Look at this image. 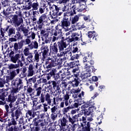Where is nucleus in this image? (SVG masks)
Listing matches in <instances>:
<instances>
[{
  "mask_svg": "<svg viewBox=\"0 0 131 131\" xmlns=\"http://www.w3.org/2000/svg\"><path fill=\"white\" fill-rule=\"evenodd\" d=\"M3 14V17H5V18H8L9 15H10V13L8 11H5V10H3V12H2Z\"/></svg>",
  "mask_w": 131,
  "mask_h": 131,
  "instance_id": "obj_51",
  "label": "nucleus"
},
{
  "mask_svg": "<svg viewBox=\"0 0 131 131\" xmlns=\"http://www.w3.org/2000/svg\"><path fill=\"white\" fill-rule=\"evenodd\" d=\"M82 131H91L93 129V128L91 127V123L90 122H87L83 124H81Z\"/></svg>",
  "mask_w": 131,
  "mask_h": 131,
  "instance_id": "obj_28",
  "label": "nucleus"
},
{
  "mask_svg": "<svg viewBox=\"0 0 131 131\" xmlns=\"http://www.w3.org/2000/svg\"><path fill=\"white\" fill-rule=\"evenodd\" d=\"M0 38L5 37V33H7L8 36H13L16 34V29L11 26H6L4 28L0 29Z\"/></svg>",
  "mask_w": 131,
  "mask_h": 131,
  "instance_id": "obj_6",
  "label": "nucleus"
},
{
  "mask_svg": "<svg viewBox=\"0 0 131 131\" xmlns=\"http://www.w3.org/2000/svg\"><path fill=\"white\" fill-rule=\"evenodd\" d=\"M39 14V12L38 10L33 11L32 21L35 24H37L39 29H42L43 24L46 22V20L47 19V15H46V14L41 15L37 20L36 18H37Z\"/></svg>",
  "mask_w": 131,
  "mask_h": 131,
  "instance_id": "obj_4",
  "label": "nucleus"
},
{
  "mask_svg": "<svg viewBox=\"0 0 131 131\" xmlns=\"http://www.w3.org/2000/svg\"><path fill=\"white\" fill-rule=\"evenodd\" d=\"M34 61H36V62H39L40 58H41V52H40V50H34Z\"/></svg>",
  "mask_w": 131,
  "mask_h": 131,
  "instance_id": "obj_29",
  "label": "nucleus"
},
{
  "mask_svg": "<svg viewBox=\"0 0 131 131\" xmlns=\"http://www.w3.org/2000/svg\"><path fill=\"white\" fill-rule=\"evenodd\" d=\"M94 33H96V32L89 31V32H88L87 35L89 38H92V37H93V36H94V35H95V34H94Z\"/></svg>",
  "mask_w": 131,
  "mask_h": 131,
  "instance_id": "obj_52",
  "label": "nucleus"
},
{
  "mask_svg": "<svg viewBox=\"0 0 131 131\" xmlns=\"http://www.w3.org/2000/svg\"><path fill=\"white\" fill-rule=\"evenodd\" d=\"M75 36L78 37L79 40H82V34H78V33H74Z\"/></svg>",
  "mask_w": 131,
  "mask_h": 131,
  "instance_id": "obj_55",
  "label": "nucleus"
},
{
  "mask_svg": "<svg viewBox=\"0 0 131 131\" xmlns=\"http://www.w3.org/2000/svg\"><path fill=\"white\" fill-rule=\"evenodd\" d=\"M49 8L50 10H52V15L55 16L54 18H57L59 16H61V15L63 14V12H65V11H66L65 9L66 8V6H65L64 8H61L59 5H55L53 4L52 6V5H50Z\"/></svg>",
  "mask_w": 131,
  "mask_h": 131,
  "instance_id": "obj_8",
  "label": "nucleus"
},
{
  "mask_svg": "<svg viewBox=\"0 0 131 131\" xmlns=\"http://www.w3.org/2000/svg\"><path fill=\"white\" fill-rule=\"evenodd\" d=\"M29 43H31V40L29 39H27L26 41L25 40H22L18 43H15L13 46V51H11L9 53L11 62L14 63V64H16V63L18 64L19 61L23 63L22 62L25 61V57H24L23 53L20 54L21 51L19 50H21L23 48V46H27Z\"/></svg>",
  "mask_w": 131,
  "mask_h": 131,
  "instance_id": "obj_1",
  "label": "nucleus"
},
{
  "mask_svg": "<svg viewBox=\"0 0 131 131\" xmlns=\"http://www.w3.org/2000/svg\"><path fill=\"white\" fill-rule=\"evenodd\" d=\"M93 57V52H89L88 53V56H84L83 58V62L85 63L84 64V69L89 72V73H91L92 71H91V67L93 66L94 64H95V61H94L92 57Z\"/></svg>",
  "mask_w": 131,
  "mask_h": 131,
  "instance_id": "obj_5",
  "label": "nucleus"
},
{
  "mask_svg": "<svg viewBox=\"0 0 131 131\" xmlns=\"http://www.w3.org/2000/svg\"><path fill=\"white\" fill-rule=\"evenodd\" d=\"M76 102H78L79 105H82V104L84 103V101L82 100L81 98H78L76 99Z\"/></svg>",
  "mask_w": 131,
  "mask_h": 131,
  "instance_id": "obj_62",
  "label": "nucleus"
},
{
  "mask_svg": "<svg viewBox=\"0 0 131 131\" xmlns=\"http://www.w3.org/2000/svg\"><path fill=\"white\" fill-rule=\"evenodd\" d=\"M62 73L60 72L56 74V75H55V80H57L58 79H64V78H65L66 77H65V76H64L63 74H61Z\"/></svg>",
  "mask_w": 131,
  "mask_h": 131,
  "instance_id": "obj_41",
  "label": "nucleus"
},
{
  "mask_svg": "<svg viewBox=\"0 0 131 131\" xmlns=\"http://www.w3.org/2000/svg\"><path fill=\"white\" fill-rule=\"evenodd\" d=\"M27 75V73H23L21 72V73L19 75V77H20V78H25V77H26Z\"/></svg>",
  "mask_w": 131,
  "mask_h": 131,
  "instance_id": "obj_64",
  "label": "nucleus"
},
{
  "mask_svg": "<svg viewBox=\"0 0 131 131\" xmlns=\"http://www.w3.org/2000/svg\"><path fill=\"white\" fill-rule=\"evenodd\" d=\"M24 92H26L27 91V93L29 94L30 96H31V95L33 94L32 92H33V89L30 87V86H29V87L25 86L24 87Z\"/></svg>",
  "mask_w": 131,
  "mask_h": 131,
  "instance_id": "obj_37",
  "label": "nucleus"
},
{
  "mask_svg": "<svg viewBox=\"0 0 131 131\" xmlns=\"http://www.w3.org/2000/svg\"><path fill=\"white\" fill-rule=\"evenodd\" d=\"M79 111V108L77 109H73L71 110L70 112H69L68 115H67V118L69 119V122H71L72 121V120L74 118L73 116H75L77 113H78V112Z\"/></svg>",
  "mask_w": 131,
  "mask_h": 131,
  "instance_id": "obj_23",
  "label": "nucleus"
},
{
  "mask_svg": "<svg viewBox=\"0 0 131 131\" xmlns=\"http://www.w3.org/2000/svg\"><path fill=\"white\" fill-rule=\"evenodd\" d=\"M46 78L47 80H50L51 78L55 79L56 75L57 74V70L55 69H47L46 71Z\"/></svg>",
  "mask_w": 131,
  "mask_h": 131,
  "instance_id": "obj_13",
  "label": "nucleus"
},
{
  "mask_svg": "<svg viewBox=\"0 0 131 131\" xmlns=\"http://www.w3.org/2000/svg\"><path fill=\"white\" fill-rule=\"evenodd\" d=\"M69 67L70 69H72V72L73 73H75L76 71H78L79 70V66H80V64H79V61H73L72 62H70L69 63Z\"/></svg>",
  "mask_w": 131,
  "mask_h": 131,
  "instance_id": "obj_17",
  "label": "nucleus"
},
{
  "mask_svg": "<svg viewBox=\"0 0 131 131\" xmlns=\"http://www.w3.org/2000/svg\"><path fill=\"white\" fill-rule=\"evenodd\" d=\"M33 65L30 64L28 67V76H33V74H34V71Z\"/></svg>",
  "mask_w": 131,
  "mask_h": 131,
  "instance_id": "obj_35",
  "label": "nucleus"
},
{
  "mask_svg": "<svg viewBox=\"0 0 131 131\" xmlns=\"http://www.w3.org/2000/svg\"><path fill=\"white\" fill-rule=\"evenodd\" d=\"M11 80L9 76H4L2 78H0V88H4L6 83H8Z\"/></svg>",
  "mask_w": 131,
  "mask_h": 131,
  "instance_id": "obj_26",
  "label": "nucleus"
},
{
  "mask_svg": "<svg viewBox=\"0 0 131 131\" xmlns=\"http://www.w3.org/2000/svg\"><path fill=\"white\" fill-rule=\"evenodd\" d=\"M20 90H21V89L18 88V87H15L14 86L12 88V90H10L9 91L10 94H11V95H14V94H17V93H19V91Z\"/></svg>",
  "mask_w": 131,
  "mask_h": 131,
  "instance_id": "obj_38",
  "label": "nucleus"
},
{
  "mask_svg": "<svg viewBox=\"0 0 131 131\" xmlns=\"http://www.w3.org/2000/svg\"><path fill=\"white\" fill-rule=\"evenodd\" d=\"M60 34H62V28H61L60 26H57L53 33V35H54V36H58V35Z\"/></svg>",
  "mask_w": 131,
  "mask_h": 131,
  "instance_id": "obj_33",
  "label": "nucleus"
},
{
  "mask_svg": "<svg viewBox=\"0 0 131 131\" xmlns=\"http://www.w3.org/2000/svg\"><path fill=\"white\" fill-rule=\"evenodd\" d=\"M58 37L59 41L57 42L58 49L61 50L63 48H67L69 45V36L65 37L64 35L60 34Z\"/></svg>",
  "mask_w": 131,
  "mask_h": 131,
  "instance_id": "obj_9",
  "label": "nucleus"
},
{
  "mask_svg": "<svg viewBox=\"0 0 131 131\" xmlns=\"http://www.w3.org/2000/svg\"><path fill=\"white\" fill-rule=\"evenodd\" d=\"M11 84L12 86H14V88H18L19 89L22 90L24 86L23 80L21 79L20 78L17 77L12 81Z\"/></svg>",
  "mask_w": 131,
  "mask_h": 131,
  "instance_id": "obj_19",
  "label": "nucleus"
},
{
  "mask_svg": "<svg viewBox=\"0 0 131 131\" xmlns=\"http://www.w3.org/2000/svg\"><path fill=\"white\" fill-rule=\"evenodd\" d=\"M14 2L18 5H24V0H14Z\"/></svg>",
  "mask_w": 131,
  "mask_h": 131,
  "instance_id": "obj_63",
  "label": "nucleus"
},
{
  "mask_svg": "<svg viewBox=\"0 0 131 131\" xmlns=\"http://www.w3.org/2000/svg\"><path fill=\"white\" fill-rule=\"evenodd\" d=\"M7 131H19V127L17 126V120L8 122L6 125Z\"/></svg>",
  "mask_w": 131,
  "mask_h": 131,
  "instance_id": "obj_12",
  "label": "nucleus"
},
{
  "mask_svg": "<svg viewBox=\"0 0 131 131\" xmlns=\"http://www.w3.org/2000/svg\"><path fill=\"white\" fill-rule=\"evenodd\" d=\"M58 46L57 43L55 42L52 46L50 47V52L52 53V54H58Z\"/></svg>",
  "mask_w": 131,
  "mask_h": 131,
  "instance_id": "obj_31",
  "label": "nucleus"
},
{
  "mask_svg": "<svg viewBox=\"0 0 131 131\" xmlns=\"http://www.w3.org/2000/svg\"><path fill=\"white\" fill-rule=\"evenodd\" d=\"M39 51L42 54V60H45V59L49 56V52H50L49 47H48L47 45L42 46Z\"/></svg>",
  "mask_w": 131,
  "mask_h": 131,
  "instance_id": "obj_20",
  "label": "nucleus"
},
{
  "mask_svg": "<svg viewBox=\"0 0 131 131\" xmlns=\"http://www.w3.org/2000/svg\"><path fill=\"white\" fill-rule=\"evenodd\" d=\"M69 15V12H67L63 14V17L59 23V26L62 28L69 27L71 25V16Z\"/></svg>",
  "mask_w": 131,
  "mask_h": 131,
  "instance_id": "obj_11",
  "label": "nucleus"
},
{
  "mask_svg": "<svg viewBox=\"0 0 131 131\" xmlns=\"http://www.w3.org/2000/svg\"><path fill=\"white\" fill-rule=\"evenodd\" d=\"M5 108L6 111L5 117L9 116L10 118V119H9L8 122L19 119V117L22 115V112H21V110L19 107L17 108L16 106H14L13 108H12L10 107L9 105L6 104Z\"/></svg>",
  "mask_w": 131,
  "mask_h": 131,
  "instance_id": "obj_2",
  "label": "nucleus"
},
{
  "mask_svg": "<svg viewBox=\"0 0 131 131\" xmlns=\"http://www.w3.org/2000/svg\"><path fill=\"white\" fill-rule=\"evenodd\" d=\"M44 38L46 39L45 42L46 43H50V42H51V41H52V38L49 37V36H47V37H44Z\"/></svg>",
  "mask_w": 131,
  "mask_h": 131,
  "instance_id": "obj_57",
  "label": "nucleus"
},
{
  "mask_svg": "<svg viewBox=\"0 0 131 131\" xmlns=\"http://www.w3.org/2000/svg\"><path fill=\"white\" fill-rule=\"evenodd\" d=\"M97 116V119L98 120V124H101L102 123V119H103V114H102V112H98Z\"/></svg>",
  "mask_w": 131,
  "mask_h": 131,
  "instance_id": "obj_40",
  "label": "nucleus"
},
{
  "mask_svg": "<svg viewBox=\"0 0 131 131\" xmlns=\"http://www.w3.org/2000/svg\"><path fill=\"white\" fill-rule=\"evenodd\" d=\"M63 101H69V99L70 98V97L69 96V94L67 93L66 95H63Z\"/></svg>",
  "mask_w": 131,
  "mask_h": 131,
  "instance_id": "obj_60",
  "label": "nucleus"
},
{
  "mask_svg": "<svg viewBox=\"0 0 131 131\" xmlns=\"http://www.w3.org/2000/svg\"><path fill=\"white\" fill-rule=\"evenodd\" d=\"M19 67H23V63H21L20 61H18V63H10L8 65V69L10 71L8 70L7 71L8 73L10 71V75L8 77L10 80H13L20 73V70L19 68Z\"/></svg>",
  "mask_w": 131,
  "mask_h": 131,
  "instance_id": "obj_3",
  "label": "nucleus"
},
{
  "mask_svg": "<svg viewBox=\"0 0 131 131\" xmlns=\"http://www.w3.org/2000/svg\"><path fill=\"white\" fill-rule=\"evenodd\" d=\"M61 73H63V76L67 77V76H69L70 75H71V73L69 71V69L68 68H64L61 70V71H60Z\"/></svg>",
  "mask_w": 131,
  "mask_h": 131,
  "instance_id": "obj_36",
  "label": "nucleus"
},
{
  "mask_svg": "<svg viewBox=\"0 0 131 131\" xmlns=\"http://www.w3.org/2000/svg\"><path fill=\"white\" fill-rule=\"evenodd\" d=\"M81 111H82V113L83 115L85 116H91L93 115V113L94 112V110L92 107H89L88 108H81Z\"/></svg>",
  "mask_w": 131,
  "mask_h": 131,
  "instance_id": "obj_25",
  "label": "nucleus"
},
{
  "mask_svg": "<svg viewBox=\"0 0 131 131\" xmlns=\"http://www.w3.org/2000/svg\"><path fill=\"white\" fill-rule=\"evenodd\" d=\"M45 66H46V69H51L56 66V62L54 59L49 58L46 60Z\"/></svg>",
  "mask_w": 131,
  "mask_h": 131,
  "instance_id": "obj_22",
  "label": "nucleus"
},
{
  "mask_svg": "<svg viewBox=\"0 0 131 131\" xmlns=\"http://www.w3.org/2000/svg\"><path fill=\"white\" fill-rule=\"evenodd\" d=\"M84 9L85 8H83L82 9H76V7H75V6H73L72 7V10L71 12H69V16L70 17H71V16H73V15H75L76 14V10H77L78 12H82V11H84Z\"/></svg>",
  "mask_w": 131,
  "mask_h": 131,
  "instance_id": "obj_30",
  "label": "nucleus"
},
{
  "mask_svg": "<svg viewBox=\"0 0 131 131\" xmlns=\"http://www.w3.org/2000/svg\"><path fill=\"white\" fill-rule=\"evenodd\" d=\"M38 118V120H41V123H45L44 122H42V120H41V119H43V118H45V114H42L40 115V116H38L37 117V118ZM39 118H41V119Z\"/></svg>",
  "mask_w": 131,
  "mask_h": 131,
  "instance_id": "obj_59",
  "label": "nucleus"
},
{
  "mask_svg": "<svg viewBox=\"0 0 131 131\" xmlns=\"http://www.w3.org/2000/svg\"><path fill=\"white\" fill-rule=\"evenodd\" d=\"M90 106H93V104H92V101L90 100L87 102L85 103L83 105H81V109H87Z\"/></svg>",
  "mask_w": 131,
  "mask_h": 131,
  "instance_id": "obj_39",
  "label": "nucleus"
},
{
  "mask_svg": "<svg viewBox=\"0 0 131 131\" xmlns=\"http://www.w3.org/2000/svg\"><path fill=\"white\" fill-rule=\"evenodd\" d=\"M79 41V39H78V37H77L75 34L74 33H71V36H69V42L70 43V42H72L73 41Z\"/></svg>",
  "mask_w": 131,
  "mask_h": 131,
  "instance_id": "obj_34",
  "label": "nucleus"
},
{
  "mask_svg": "<svg viewBox=\"0 0 131 131\" xmlns=\"http://www.w3.org/2000/svg\"><path fill=\"white\" fill-rule=\"evenodd\" d=\"M25 5L27 7L28 9L30 10L31 9V6L32 5V2H27L25 3Z\"/></svg>",
  "mask_w": 131,
  "mask_h": 131,
  "instance_id": "obj_58",
  "label": "nucleus"
},
{
  "mask_svg": "<svg viewBox=\"0 0 131 131\" xmlns=\"http://www.w3.org/2000/svg\"><path fill=\"white\" fill-rule=\"evenodd\" d=\"M27 59H29L30 60V62H35V60H34V58H33V55H32V53H30L28 55Z\"/></svg>",
  "mask_w": 131,
  "mask_h": 131,
  "instance_id": "obj_49",
  "label": "nucleus"
},
{
  "mask_svg": "<svg viewBox=\"0 0 131 131\" xmlns=\"http://www.w3.org/2000/svg\"><path fill=\"white\" fill-rule=\"evenodd\" d=\"M88 77H90V76H89V74L88 73H84L80 76L77 74L75 75L74 80L71 81L72 86L73 88H77V86L79 85V83H80L81 80L86 79Z\"/></svg>",
  "mask_w": 131,
  "mask_h": 131,
  "instance_id": "obj_7",
  "label": "nucleus"
},
{
  "mask_svg": "<svg viewBox=\"0 0 131 131\" xmlns=\"http://www.w3.org/2000/svg\"><path fill=\"white\" fill-rule=\"evenodd\" d=\"M59 109V106L58 105L54 106L51 108V113H55L56 110Z\"/></svg>",
  "mask_w": 131,
  "mask_h": 131,
  "instance_id": "obj_53",
  "label": "nucleus"
},
{
  "mask_svg": "<svg viewBox=\"0 0 131 131\" xmlns=\"http://www.w3.org/2000/svg\"><path fill=\"white\" fill-rule=\"evenodd\" d=\"M12 22L15 27H19L20 25L23 24V18L19 17L16 14L12 15Z\"/></svg>",
  "mask_w": 131,
  "mask_h": 131,
  "instance_id": "obj_14",
  "label": "nucleus"
},
{
  "mask_svg": "<svg viewBox=\"0 0 131 131\" xmlns=\"http://www.w3.org/2000/svg\"><path fill=\"white\" fill-rule=\"evenodd\" d=\"M58 117V115L56 114V113H52L51 115V118L52 120H55L56 118Z\"/></svg>",
  "mask_w": 131,
  "mask_h": 131,
  "instance_id": "obj_56",
  "label": "nucleus"
},
{
  "mask_svg": "<svg viewBox=\"0 0 131 131\" xmlns=\"http://www.w3.org/2000/svg\"><path fill=\"white\" fill-rule=\"evenodd\" d=\"M40 30V35L41 36H43V37H47V36H49L50 34L49 32H47L46 30H41V29H39Z\"/></svg>",
  "mask_w": 131,
  "mask_h": 131,
  "instance_id": "obj_43",
  "label": "nucleus"
},
{
  "mask_svg": "<svg viewBox=\"0 0 131 131\" xmlns=\"http://www.w3.org/2000/svg\"><path fill=\"white\" fill-rule=\"evenodd\" d=\"M79 56H80V55L78 54H74L73 56H71L70 60L72 61H74V60L79 59Z\"/></svg>",
  "mask_w": 131,
  "mask_h": 131,
  "instance_id": "obj_46",
  "label": "nucleus"
},
{
  "mask_svg": "<svg viewBox=\"0 0 131 131\" xmlns=\"http://www.w3.org/2000/svg\"><path fill=\"white\" fill-rule=\"evenodd\" d=\"M68 122V121L67 120V118H66V116H64L62 117V118L58 120V124L59 125V129H58L57 130H66V129H65V127H66V125H67V123Z\"/></svg>",
  "mask_w": 131,
  "mask_h": 131,
  "instance_id": "obj_16",
  "label": "nucleus"
},
{
  "mask_svg": "<svg viewBox=\"0 0 131 131\" xmlns=\"http://www.w3.org/2000/svg\"><path fill=\"white\" fill-rule=\"evenodd\" d=\"M41 90H42L41 87H39L36 89V92H37L36 96L37 97L40 96V94H41Z\"/></svg>",
  "mask_w": 131,
  "mask_h": 131,
  "instance_id": "obj_50",
  "label": "nucleus"
},
{
  "mask_svg": "<svg viewBox=\"0 0 131 131\" xmlns=\"http://www.w3.org/2000/svg\"><path fill=\"white\" fill-rule=\"evenodd\" d=\"M45 101L47 102L48 105H51L52 99H51V95L49 93H46L45 94H41L39 103H45Z\"/></svg>",
  "mask_w": 131,
  "mask_h": 131,
  "instance_id": "obj_15",
  "label": "nucleus"
},
{
  "mask_svg": "<svg viewBox=\"0 0 131 131\" xmlns=\"http://www.w3.org/2000/svg\"><path fill=\"white\" fill-rule=\"evenodd\" d=\"M24 54L25 56H28L29 55V48H25L24 50Z\"/></svg>",
  "mask_w": 131,
  "mask_h": 131,
  "instance_id": "obj_61",
  "label": "nucleus"
},
{
  "mask_svg": "<svg viewBox=\"0 0 131 131\" xmlns=\"http://www.w3.org/2000/svg\"><path fill=\"white\" fill-rule=\"evenodd\" d=\"M71 109H73V106H68L63 108L62 112H63V113H67V112H69Z\"/></svg>",
  "mask_w": 131,
  "mask_h": 131,
  "instance_id": "obj_48",
  "label": "nucleus"
},
{
  "mask_svg": "<svg viewBox=\"0 0 131 131\" xmlns=\"http://www.w3.org/2000/svg\"><path fill=\"white\" fill-rule=\"evenodd\" d=\"M9 89H6L4 90V89H0V100H2L4 102H6V98L9 95L10 93H8Z\"/></svg>",
  "mask_w": 131,
  "mask_h": 131,
  "instance_id": "obj_24",
  "label": "nucleus"
},
{
  "mask_svg": "<svg viewBox=\"0 0 131 131\" xmlns=\"http://www.w3.org/2000/svg\"><path fill=\"white\" fill-rule=\"evenodd\" d=\"M79 120L81 122V124H83V123L88 122V121H86V118L84 116H82V118H79Z\"/></svg>",
  "mask_w": 131,
  "mask_h": 131,
  "instance_id": "obj_47",
  "label": "nucleus"
},
{
  "mask_svg": "<svg viewBox=\"0 0 131 131\" xmlns=\"http://www.w3.org/2000/svg\"><path fill=\"white\" fill-rule=\"evenodd\" d=\"M28 82L31 83L33 82L34 83V88H36L37 85L40 84L42 82V78L40 76H35L32 78H31L28 79Z\"/></svg>",
  "mask_w": 131,
  "mask_h": 131,
  "instance_id": "obj_18",
  "label": "nucleus"
},
{
  "mask_svg": "<svg viewBox=\"0 0 131 131\" xmlns=\"http://www.w3.org/2000/svg\"><path fill=\"white\" fill-rule=\"evenodd\" d=\"M23 31L25 36H28V32H29V30H28L26 27L23 29V31Z\"/></svg>",
  "mask_w": 131,
  "mask_h": 131,
  "instance_id": "obj_54",
  "label": "nucleus"
},
{
  "mask_svg": "<svg viewBox=\"0 0 131 131\" xmlns=\"http://www.w3.org/2000/svg\"><path fill=\"white\" fill-rule=\"evenodd\" d=\"M79 20V16L78 15H75L74 17H72V19L71 22L72 24H75Z\"/></svg>",
  "mask_w": 131,
  "mask_h": 131,
  "instance_id": "obj_44",
  "label": "nucleus"
},
{
  "mask_svg": "<svg viewBox=\"0 0 131 131\" xmlns=\"http://www.w3.org/2000/svg\"><path fill=\"white\" fill-rule=\"evenodd\" d=\"M16 99H17L16 96L13 95V94H11V93H9L8 94V97L6 98L5 103L6 102L8 103H15Z\"/></svg>",
  "mask_w": 131,
  "mask_h": 131,
  "instance_id": "obj_27",
  "label": "nucleus"
},
{
  "mask_svg": "<svg viewBox=\"0 0 131 131\" xmlns=\"http://www.w3.org/2000/svg\"><path fill=\"white\" fill-rule=\"evenodd\" d=\"M26 117L28 118V121H30L31 119L34 118L36 115V112L34 111V109L27 110L26 111Z\"/></svg>",
  "mask_w": 131,
  "mask_h": 131,
  "instance_id": "obj_21",
  "label": "nucleus"
},
{
  "mask_svg": "<svg viewBox=\"0 0 131 131\" xmlns=\"http://www.w3.org/2000/svg\"><path fill=\"white\" fill-rule=\"evenodd\" d=\"M66 49V48H63L62 49H58V53L57 54V57L59 58H62V57H64L63 58L60 59V61L63 62L65 61L66 59H69L70 57L72 56V52H71V50H67L64 49Z\"/></svg>",
  "mask_w": 131,
  "mask_h": 131,
  "instance_id": "obj_10",
  "label": "nucleus"
},
{
  "mask_svg": "<svg viewBox=\"0 0 131 131\" xmlns=\"http://www.w3.org/2000/svg\"><path fill=\"white\" fill-rule=\"evenodd\" d=\"M82 115H83V114H82V112L81 110L79 112L78 114H76L75 116H73L74 118L71 122V123H72V124H74V123H75V122L78 120V118L81 117Z\"/></svg>",
  "mask_w": 131,
  "mask_h": 131,
  "instance_id": "obj_32",
  "label": "nucleus"
},
{
  "mask_svg": "<svg viewBox=\"0 0 131 131\" xmlns=\"http://www.w3.org/2000/svg\"><path fill=\"white\" fill-rule=\"evenodd\" d=\"M38 6H39V4L38 2L32 3L31 8H33V10H38Z\"/></svg>",
  "mask_w": 131,
  "mask_h": 131,
  "instance_id": "obj_45",
  "label": "nucleus"
},
{
  "mask_svg": "<svg viewBox=\"0 0 131 131\" xmlns=\"http://www.w3.org/2000/svg\"><path fill=\"white\" fill-rule=\"evenodd\" d=\"M14 37H15V38L17 39V40H23L22 39H23V36L18 31L16 32V34H15Z\"/></svg>",
  "mask_w": 131,
  "mask_h": 131,
  "instance_id": "obj_42",
  "label": "nucleus"
}]
</instances>
